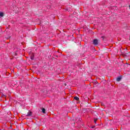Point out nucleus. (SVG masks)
<instances>
[{
	"label": "nucleus",
	"instance_id": "nucleus-4",
	"mask_svg": "<svg viewBox=\"0 0 130 130\" xmlns=\"http://www.w3.org/2000/svg\"><path fill=\"white\" fill-rule=\"evenodd\" d=\"M117 82H120L121 80V77H118L116 79Z\"/></svg>",
	"mask_w": 130,
	"mask_h": 130
},
{
	"label": "nucleus",
	"instance_id": "nucleus-2",
	"mask_svg": "<svg viewBox=\"0 0 130 130\" xmlns=\"http://www.w3.org/2000/svg\"><path fill=\"white\" fill-rule=\"evenodd\" d=\"M32 114H33V113H32V112L29 111L27 113V114L26 115V116H32Z\"/></svg>",
	"mask_w": 130,
	"mask_h": 130
},
{
	"label": "nucleus",
	"instance_id": "nucleus-5",
	"mask_svg": "<svg viewBox=\"0 0 130 130\" xmlns=\"http://www.w3.org/2000/svg\"><path fill=\"white\" fill-rule=\"evenodd\" d=\"M74 99L75 100H77V101L80 100V99L78 96H75Z\"/></svg>",
	"mask_w": 130,
	"mask_h": 130
},
{
	"label": "nucleus",
	"instance_id": "nucleus-9",
	"mask_svg": "<svg viewBox=\"0 0 130 130\" xmlns=\"http://www.w3.org/2000/svg\"><path fill=\"white\" fill-rule=\"evenodd\" d=\"M92 128H94V126H92Z\"/></svg>",
	"mask_w": 130,
	"mask_h": 130
},
{
	"label": "nucleus",
	"instance_id": "nucleus-10",
	"mask_svg": "<svg viewBox=\"0 0 130 130\" xmlns=\"http://www.w3.org/2000/svg\"><path fill=\"white\" fill-rule=\"evenodd\" d=\"M64 85H65V86H67V84H65Z\"/></svg>",
	"mask_w": 130,
	"mask_h": 130
},
{
	"label": "nucleus",
	"instance_id": "nucleus-8",
	"mask_svg": "<svg viewBox=\"0 0 130 130\" xmlns=\"http://www.w3.org/2000/svg\"><path fill=\"white\" fill-rule=\"evenodd\" d=\"M97 120H98V119H97V118H94V123H96Z\"/></svg>",
	"mask_w": 130,
	"mask_h": 130
},
{
	"label": "nucleus",
	"instance_id": "nucleus-7",
	"mask_svg": "<svg viewBox=\"0 0 130 130\" xmlns=\"http://www.w3.org/2000/svg\"><path fill=\"white\" fill-rule=\"evenodd\" d=\"M0 17H4V13L3 12H0Z\"/></svg>",
	"mask_w": 130,
	"mask_h": 130
},
{
	"label": "nucleus",
	"instance_id": "nucleus-6",
	"mask_svg": "<svg viewBox=\"0 0 130 130\" xmlns=\"http://www.w3.org/2000/svg\"><path fill=\"white\" fill-rule=\"evenodd\" d=\"M43 113H45L46 110L44 108H42V109Z\"/></svg>",
	"mask_w": 130,
	"mask_h": 130
},
{
	"label": "nucleus",
	"instance_id": "nucleus-1",
	"mask_svg": "<svg viewBox=\"0 0 130 130\" xmlns=\"http://www.w3.org/2000/svg\"><path fill=\"white\" fill-rule=\"evenodd\" d=\"M93 44H94V45H98V40L94 39L93 41Z\"/></svg>",
	"mask_w": 130,
	"mask_h": 130
},
{
	"label": "nucleus",
	"instance_id": "nucleus-3",
	"mask_svg": "<svg viewBox=\"0 0 130 130\" xmlns=\"http://www.w3.org/2000/svg\"><path fill=\"white\" fill-rule=\"evenodd\" d=\"M30 59L32 60L34 59V53L30 54Z\"/></svg>",
	"mask_w": 130,
	"mask_h": 130
}]
</instances>
